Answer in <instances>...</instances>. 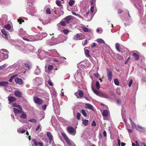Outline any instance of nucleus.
<instances>
[{"label":"nucleus","instance_id":"41","mask_svg":"<svg viewBox=\"0 0 146 146\" xmlns=\"http://www.w3.org/2000/svg\"><path fill=\"white\" fill-rule=\"evenodd\" d=\"M88 120L86 119H84L82 123L85 126H86L88 125Z\"/></svg>","mask_w":146,"mask_h":146},{"label":"nucleus","instance_id":"37","mask_svg":"<svg viewBox=\"0 0 146 146\" xmlns=\"http://www.w3.org/2000/svg\"><path fill=\"white\" fill-rule=\"evenodd\" d=\"M25 66L29 69L31 68V63L29 62H27L25 64Z\"/></svg>","mask_w":146,"mask_h":146},{"label":"nucleus","instance_id":"24","mask_svg":"<svg viewBox=\"0 0 146 146\" xmlns=\"http://www.w3.org/2000/svg\"><path fill=\"white\" fill-rule=\"evenodd\" d=\"M8 82L6 81L0 82V86H6L8 85Z\"/></svg>","mask_w":146,"mask_h":146},{"label":"nucleus","instance_id":"55","mask_svg":"<svg viewBox=\"0 0 146 146\" xmlns=\"http://www.w3.org/2000/svg\"><path fill=\"white\" fill-rule=\"evenodd\" d=\"M87 107L88 108H89L91 110H93V106L90 104H87Z\"/></svg>","mask_w":146,"mask_h":146},{"label":"nucleus","instance_id":"21","mask_svg":"<svg viewBox=\"0 0 146 146\" xmlns=\"http://www.w3.org/2000/svg\"><path fill=\"white\" fill-rule=\"evenodd\" d=\"M40 70L38 66H37L34 72L35 74V75H38L40 74Z\"/></svg>","mask_w":146,"mask_h":146},{"label":"nucleus","instance_id":"38","mask_svg":"<svg viewBox=\"0 0 146 146\" xmlns=\"http://www.w3.org/2000/svg\"><path fill=\"white\" fill-rule=\"evenodd\" d=\"M116 49L119 52H120L119 49V44L118 43H117L115 45Z\"/></svg>","mask_w":146,"mask_h":146},{"label":"nucleus","instance_id":"12","mask_svg":"<svg viewBox=\"0 0 146 146\" xmlns=\"http://www.w3.org/2000/svg\"><path fill=\"white\" fill-rule=\"evenodd\" d=\"M52 102L53 107L54 110L56 108L57 106L59 104L58 99L57 98H52Z\"/></svg>","mask_w":146,"mask_h":146},{"label":"nucleus","instance_id":"63","mask_svg":"<svg viewBox=\"0 0 146 146\" xmlns=\"http://www.w3.org/2000/svg\"><path fill=\"white\" fill-rule=\"evenodd\" d=\"M56 3L57 4V5L58 6H60L61 5L60 1H56Z\"/></svg>","mask_w":146,"mask_h":146},{"label":"nucleus","instance_id":"36","mask_svg":"<svg viewBox=\"0 0 146 146\" xmlns=\"http://www.w3.org/2000/svg\"><path fill=\"white\" fill-rule=\"evenodd\" d=\"M1 32L2 33L5 35V38L7 39V35L5 30L4 29H2L1 30Z\"/></svg>","mask_w":146,"mask_h":146},{"label":"nucleus","instance_id":"25","mask_svg":"<svg viewBox=\"0 0 146 146\" xmlns=\"http://www.w3.org/2000/svg\"><path fill=\"white\" fill-rule=\"evenodd\" d=\"M100 97L105 98H110L108 95L105 92L101 93Z\"/></svg>","mask_w":146,"mask_h":146},{"label":"nucleus","instance_id":"7","mask_svg":"<svg viewBox=\"0 0 146 146\" xmlns=\"http://www.w3.org/2000/svg\"><path fill=\"white\" fill-rule=\"evenodd\" d=\"M80 66L82 68L86 69L88 68L89 66L88 61L87 60H84L80 62Z\"/></svg>","mask_w":146,"mask_h":146},{"label":"nucleus","instance_id":"17","mask_svg":"<svg viewBox=\"0 0 146 146\" xmlns=\"http://www.w3.org/2000/svg\"><path fill=\"white\" fill-rule=\"evenodd\" d=\"M8 100L9 102V104H11L13 102L15 101L16 99L15 98L11 96H9L8 97Z\"/></svg>","mask_w":146,"mask_h":146},{"label":"nucleus","instance_id":"6","mask_svg":"<svg viewBox=\"0 0 146 146\" xmlns=\"http://www.w3.org/2000/svg\"><path fill=\"white\" fill-rule=\"evenodd\" d=\"M67 39V36L66 35H60L57 38L58 42L56 44L64 42Z\"/></svg>","mask_w":146,"mask_h":146},{"label":"nucleus","instance_id":"35","mask_svg":"<svg viewBox=\"0 0 146 146\" xmlns=\"http://www.w3.org/2000/svg\"><path fill=\"white\" fill-rule=\"evenodd\" d=\"M14 112L15 115H16L17 113H20L21 112V111L15 108H14Z\"/></svg>","mask_w":146,"mask_h":146},{"label":"nucleus","instance_id":"27","mask_svg":"<svg viewBox=\"0 0 146 146\" xmlns=\"http://www.w3.org/2000/svg\"><path fill=\"white\" fill-rule=\"evenodd\" d=\"M85 54L86 56L87 57H90V55L89 54L90 51L87 49L84 48Z\"/></svg>","mask_w":146,"mask_h":146},{"label":"nucleus","instance_id":"40","mask_svg":"<svg viewBox=\"0 0 146 146\" xmlns=\"http://www.w3.org/2000/svg\"><path fill=\"white\" fill-rule=\"evenodd\" d=\"M125 115V110L122 108L121 109V115L123 118H124V117Z\"/></svg>","mask_w":146,"mask_h":146},{"label":"nucleus","instance_id":"58","mask_svg":"<svg viewBox=\"0 0 146 146\" xmlns=\"http://www.w3.org/2000/svg\"><path fill=\"white\" fill-rule=\"evenodd\" d=\"M91 6L90 12L92 13L94 12V9L95 6L92 5Z\"/></svg>","mask_w":146,"mask_h":146},{"label":"nucleus","instance_id":"28","mask_svg":"<svg viewBox=\"0 0 146 146\" xmlns=\"http://www.w3.org/2000/svg\"><path fill=\"white\" fill-rule=\"evenodd\" d=\"M82 29L85 32H88L89 33H92V32H91V30L86 27H82Z\"/></svg>","mask_w":146,"mask_h":146},{"label":"nucleus","instance_id":"47","mask_svg":"<svg viewBox=\"0 0 146 146\" xmlns=\"http://www.w3.org/2000/svg\"><path fill=\"white\" fill-rule=\"evenodd\" d=\"M96 32L99 33H101L102 32V29L101 28H98L96 30Z\"/></svg>","mask_w":146,"mask_h":146},{"label":"nucleus","instance_id":"3","mask_svg":"<svg viewBox=\"0 0 146 146\" xmlns=\"http://www.w3.org/2000/svg\"><path fill=\"white\" fill-rule=\"evenodd\" d=\"M28 5L29 7L27 9V12L29 14L31 15H34V13L35 12L34 7L33 5V2H28Z\"/></svg>","mask_w":146,"mask_h":146},{"label":"nucleus","instance_id":"53","mask_svg":"<svg viewBox=\"0 0 146 146\" xmlns=\"http://www.w3.org/2000/svg\"><path fill=\"white\" fill-rule=\"evenodd\" d=\"M32 141H33V143L35 144L36 146H37L38 145V143L36 142V139H33Z\"/></svg>","mask_w":146,"mask_h":146},{"label":"nucleus","instance_id":"44","mask_svg":"<svg viewBox=\"0 0 146 146\" xmlns=\"http://www.w3.org/2000/svg\"><path fill=\"white\" fill-rule=\"evenodd\" d=\"M114 84L117 86H119V82L118 80L117 79H115L114 80Z\"/></svg>","mask_w":146,"mask_h":146},{"label":"nucleus","instance_id":"11","mask_svg":"<svg viewBox=\"0 0 146 146\" xmlns=\"http://www.w3.org/2000/svg\"><path fill=\"white\" fill-rule=\"evenodd\" d=\"M64 59H66L64 57H61L58 58H54L53 59V60L54 61L57 62L58 64H61L62 62H64V61H62V60H64Z\"/></svg>","mask_w":146,"mask_h":146},{"label":"nucleus","instance_id":"43","mask_svg":"<svg viewBox=\"0 0 146 146\" xmlns=\"http://www.w3.org/2000/svg\"><path fill=\"white\" fill-rule=\"evenodd\" d=\"M96 86L98 89H99L100 88V83L98 81H96Z\"/></svg>","mask_w":146,"mask_h":146},{"label":"nucleus","instance_id":"13","mask_svg":"<svg viewBox=\"0 0 146 146\" xmlns=\"http://www.w3.org/2000/svg\"><path fill=\"white\" fill-rule=\"evenodd\" d=\"M27 48H28V51L25 52V53H28L29 52H33L35 50V48L33 46L30 44H28L27 46Z\"/></svg>","mask_w":146,"mask_h":146},{"label":"nucleus","instance_id":"9","mask_svg":"<svg viewBox=\"0 0 146 146\" xmlns=\"http://www.w3.org/2000/svg\"><path fill=\"white\" fill-rule=\"evenodd\" d=\"M67 130L69 133L71 135H74L76 133V131L75 130L74 128L72 127H68Z\"/></svg>","mask_w":146,"mask_h":146},{"label":"nucleus","instance_id":"46","mask_svg":"<svg viewBox=\"0 0 146 146\" xmlns=\"http://www.w3.org/2000/svg\"><path fill=\"white\" fill-rule=\"evenodd\" d=\"M74 3V1L73 0H70L69 2V4L70 6L72 7Z\"/></svg>","mask_w":146,"mask_h":146},{"label":"nucleus","instance_id":"8","mask_svg":"<svg viewBox=\"0 0 146 146\" xmlns=\"http://www.w3.org/2000/svg\"><path fill=\"white\" fill-rule=\"evenodd\" d=\"M33 100L35 104L39 105L41 104L43 102V101L42 100L37 96H35L34 97Z\"/></svg>","mask_w":146,"mask_h":146},{"label":"nucleus","instance_id":"62","mask_svg":"<svg viewBox=\"0 0 146 146\" xmlns=\"http://www.w3.org/2000/svg\"><path fill=\"white\" fill-rule=\"evenodd\" d=\"M46 12L47 14H50L51 13L50 9L49 8H47L46 10Z\"/></svg>","mask_w":146,"mask_h":146},{"label":"nucleus","instance_id":"56","mask_svg":"<svg viewBox=\"0 0 146 146\" xmlns=\"http://www.w3.org/2000/svg\"><path fill=\"white\" fill-rule=\"evenodd\" d=\"M17 21L20 24H21L22 22H24V21L22 20L20 18H19L17 19Z\"/></svg>","mask_w":146,"mask_h":146},{"label":"nucleus","instance_id":"30","mask_svg":"<svg viewBox=\"0 0 146 146\" xmlns=\"http://www.w3.org/2000/svg\"><path fill=\"white\" fill-rule=\"evenodd\" d=\"M92 90L94 93L97 96H100L101 93L99 92L97 90H95L92 87Z\"/></svg>","mask_w":146,"mask_h":146},{"label":"nucleus","instance_id":"15","mask_svg":"<svg viewBox=\"0 0 146 146\" xmlns=\"http://www.w3.org/2000/svg\"><path fill=\"white\" fill-rule=\"evenodd\" d=\"M48 51L50 52L51 54H53L56 56L58 57L59 55V53L56 49H51L49 50Z\"/></svg>","mask_w":146,"mask_h":146},{"label":"nucleus","instance_id":"32","mask_svg":"<svg viewBox=\"0 0 146 146\" xmlns=\"http://www.w3.org/2000/svg\"><path fill=\"white\" fill-rule=\"evenodd\" d=\"M14 93L15 96L19 98L21 96V93L19 91H15V92Z\"/></svg>","mask_w":146,"mask_h":146},{"label":"nucleus","instance_id":"60","mask_svg":"<svg viewBox=\"0 0 146 146\" xmlns=\"http://www.w3.org/2000/svg\"><path fill=\"white\" fill-rule=\"evenodd\" d=\"M40 127H41V126L40 125H38L36 128V131H40L41 129V128H40Z\"/></svg>","mask_w":146,"mask_h":146},{"label":"nucleus","instance_id":"16","mask_svg":"<svg viewBox=\"0 0 146 146\" xmlns=\"http://www.w3.org/2000/svg\"><path fill=\"white\" fill-rule=\"evenodd\" d=\"M15 82L19 85H21L23 84V81L22 79L19 78H16L15 79Z\"/></svg>","mask_w":146,"mask_h":146},{"label":"nucleus","instance_id":"10","mask_svg":"<svg viewBox=\"0 0 146 146\" xmlns=\"http://www.w3.org/2000/svg\"><path fill=\"white\" fill-rule=\"evenodd\" d=\"M47 35V34L46 32L42 33L41 34H40V35H39L38 36H39L38 38H35L34 37V38L36 40L35 41L42 40L43 38L46 37Z\"/></svg>","mask_w":146,"mask_h":146},{"label":"nucleus","instance_id":"54","mask_svg":"<svg viewBox=\"0 0 146 146\" xmlns=\"http://www.w3.org/2000/svg\"><path fill=\"white\" fill-rule=\"evenodd\" d=\"M29 121L31 122L36 123V120L35 119H32L29 120Z\"/></svg>","mask_w":146,"mask_h":146},{"label":"nucleus","instance_id":"29","mask_svg":"<svg viewBox=\"0 0 146 146\" xmlns=\"http://www.w3.org/2000/svg\"><path fill=\"white\" fill-rule=\"evenodd\" d=\"M102 115L104 117V119H105L104 117H107L108 115V112L107 110H104L102 113Z\"/></svg>","mask_w":146,"mask_h":146},{"label":"nucleus","instance_id":"45","mask_svg":"<svg viewBox=\"0 0 146 146\" xmlns=\"http://www.w3.org/2000/svg\"><path fill=\"white\" fill-rule=\"evenodd\" d=\"M61 134L62 136L64 138L65 140L68 138L66 134L62 132L61 133Z\"/></svg>","mask_w":146,"mask_h":146},{"label":"nucleus","instance_id":"1","mask_svg":"<svg viewBox=\"0 0 146 146\" xmlns=\"http://www.w3.org/2000/svg\"><path fill=\"white\" fill-rule=\"evenodd\" d=\"M27 34H26V32L24 31L23 29L20 28L19 31V35L24 40L28 41H33L36 40L34 37L33 36H30L28 38L25 37Z\"/></svg>","mask_w":146,"mask_h":146},{"label":"nucleus","instance_id":"61","mask_svg":"<svg viewBox=\"0 0 146 146\" xmlns=\"http://www.w3.org/2000/svg\"><path fill=\"white\" fill-rule=\"evenodd\" d=\"M63 32L65 34H67L69 33V31L68 30L64 29L63 30Z\"/></svg>","mask_w":146,"mask_h":146},{"label":"nucleus","instance_id":"26","mask_svg":"<svg viewBox=\"0 0 146 146\" xmlns=\"http://www.w3.org/2000/svg\"><path fill=\"white\" fill-rule=\"evenodd\" d=\"M136 129L141 132H143L145 131V129L143 127L140 126L138 125L136 126Z\"/></svg>","mask_w":146,"mask_h":146},{"label":"nucleus","instance_id":"31","mask_svg":"<svg viewBox=\"0 0 146 146\" xmlns=\"http://www.w3.org/2000/svg\"><path fill=\"white\" fill-rule=\"evenodd\" d=\"M51 94L52 96V98H55L56 97L57 93L55 91H53L51 92Z\"/></svg>","mask_w":146,"mask_h":146},{"label":"nucleus","instance_id":"23","mask_svg":"<svg viewBox=\"0 0 146 146\" xmlns=\"http://www.w3.org/2000/svg\"><path fill=\"white\" fill-rule=\"evenodd\" d=\"M68 145H71L74 144V146H76L74 143L71 140H70L69 138L65 140Z\"/></svg>","mask_w":146,"mask_h":146},{"label":"nucleus","instance_id":"64","mask_svg":"<svg viewBox=\"0 0 146 146\" xmlns=\"http://www.w3.org/2000/svg\"><path fill=\"white\" fill-rule=\"evenodd\" d=\"M133 82V80L132 79H131L129 82V84H128V86L129 87H130L131 86V84H132Z\"/></svg>","mask_w":146,"mask_h":146},{"label":"nucleus","instance_id":"5","mask_svg":"<svg viewBox=\"0 0 146 146\" xmlns=\"http://www.w3.org/2000/svg\"><path fill=\"white\" fill-rule=\"evenodd\" d=\"M85 35L82 33L76 34L73 37V39L75 40H82L85 38Z\"/></svg>","mask_w":146,"mask_h":146},{"label":"nucleus","instance_id":"2","mask_svg":"<svg viewBox=\"0 0 146 146\" xmlns=\"http://www.w3.org/2000/svg\"><path fill=\"white\" fill-rule=\"evenodd\" d=\"M8 51L5 49H2L0 50V60L1 61L8 58Z\"/></svg>","mask_w":146,"mask_h":146},{"label":"nucleus","instance_id":"39","mask_svg":"<svg viewBox=\"0 0 146 146\" xmlns=\"http://www.w3.org/2000/svg\"><path fill=\"white\" fill-rule=\"evenodd\" d=\"M97 41L99 43H103L104 44H105V41L102 39L101 38L98 39L97 40Z\"/></svg>","mask_w":146,"mask_h":146},{"label":"nucleus","instance_id":"42","mask_svg":"<svg viewBox=\"0 0 146 146\" xmlns=\"http://www.w3.org/2000/svg\"><path fill=\"white\" fill-rule=\"evenodd\" d=\"M17 76V74H15L12 76L9 80V81L10 82H12L13 80Z\"/></svg>","mask_w":146,"mask_h":146},{"label":"nucleus","instance_id":"48","mask_svg":"<svg viewBox=\"0 0 146 146\" xmlns=\"http://www.w3.org/2000/svg\"><path fill=\"white\" fill-rule=\"evenodd\" d=\"M20 117L21 118L25 119L27 117V115L25 113H23L20 116Z\"/></svg>","mask_w":146,"mask_h":146},{"label":"nucleus","instance_id":"59","mask_svg":"<svg viewBox=\"0 0 146 146\" xmlns=\"http://www.w3.org/2000/svg\"><path fill=\"white\" fill-rule=\"evenodd\" d=\"M53 66L52 65H50L48 66V70H51L53 68Z\"/></svg>","mask_w":146,"mask_h":146},{"label":"nucleus","instance_id":"19","mask_svg":"<svg viewBox=\"0 0 146 146\" xmlns=\"http://www.w3.org/2000/svg\"><path fill=\"white\" fill-rule=\"evenodd\" d=\"M47 134L50 140L49 143H51L52 141L53 140V136L51 133L49 132H48Z\"/></svg>","mask_w":146,"mask_h":146},{"label":"nucleus","instance_id":"57","mask_svg":"<svg viewBox=\"0 0 146 146\" xmlns=\"http://www.w3.org/2000/svg\"><path fill=\"white\" fill-rule=\"evenodd\" d=\"M89 13V11H88L85 14H84L82 12V15L85 17H86Z\"/></svg>","mask_w":146,"mask_h":146},{"label":"nucleus","instance_id":"34","mask_svg":"<svg viewBox=\"0 0 146 146\" xmlns=\"http://www.w3.org/2000/svg\"><path fill=\"white\" fill-rule=\"evenodd\" d=\"M133 55L136 60H138L139 59V56L136 53H133Z\"/></svg>","mask_w":146,"mask_h":146},{"label":"nucleus","instance_id":"50","mask_svg":"<svg viewBox=\"0 0 146 146\" xmlns=\"http://www.w3.org/2000/svg\"><path fill=\"white\" fill-rule=\"evenodd\" d=\"M82 113L84 117L87 116V114L85 110H82Z\"/></svg>","mask_w":146,"mask_h":146},{"label":"nucleus","instance_id":"18","mask_svg":"<svg viewBox=\"0 0 146 146\" xmlns=\"http://www.w3.org/2000/svg\"><path fill=\"white\" fill-rule=\"evenodd\" d=\"M107 76L108 77V80L110 81H111L112 77V73L111 71L108 70L107 71Z\"/></svg>","mask_w":146,"mask_h":146},{"label":"nucleus","instance_id":"14","mask_svg":"<svg viewBox=\"0 0 146 146\" xmlns=\"http://www.w3.org/2000/svg\"><path fill=\"white\" fill-rule=\"evenodd\" d=\"M75 95L78 98H81L83 95V92L81 90H79L78 92L75 93Z\"/></svg>","mask_w":146,"mask_h":146},{"label":"nucleus","instance_id":"52","mask_svg":"<svg viewBox=\"0 0 146 146\" xmlns=\"http://www.w3.org/2000/svg\"><path fill=\"white\" fill-rule=\"evenodd\" d=\"M81 115L78 112L77 113V115H76V118L78 120H79L80 119V116Z\"/></svg>","mask_w":146,"mask_h":146},{"label":"nucleus","instance_id":"20","mask_svg":"<svg viewBox=\"0 0 146 146\" xmlns=\"http://www.w3.org/2000/svg\"><path fill=\"white\" fill-rule=\"evenodd\" d=\"M5 28L7 30H8L10 32H11L13 31V29L11 28L10 25L7 24L5 26Z\"/></svg>","mask_w":146,"mask_h":146},{"label":"nucleus","instance_id":"49","mask_svg":"<svg viewBox=\"0 0 146 146\" xmlns=\"http://www.w3.org/2000/svg\"><path fill=\"white\" fill-rule=\"evenodd\" d=\"M90 2L91 3V6H95L96 0H91Z\"/></svg>","mask_w":146,"mask_h":146},{"label":"nucleus","instance_id":"33","mask_svg":"<svg viewBox=\"0 0 146 146\" xmlns=\"http://www.w3.org/2000/svg\"><path fill=\"white\" fill-rule=\"evenodd\" d=\"M39 20L41 21H42V24L44 25L47 24L50 22L48 20L42 21V20L40 19H39Z\"/></svg>","mask_w":146,"mask_h":146},{"label":"nucleus","instance_id":"22","mask_svg":"<svg viewBox=\"0 0 146 146\" xmlns=\"http://www.w3.org/2000/svg\"><path fill=\"white\" fill-rule=\"evenodd\" d=\"M72 16L69 15L66 17L64 19V20L65 21L66 23H68L70 20L72 19Z\"/></svg>","mask_w":146,"mask_h":146},{"label":"nucleus","instance_id":"4","mask_svg":"<svg viewBox=\"0 0 146 146\" xmlns=\"http://www.w3.org/2000/svg\"><path fill=\"white\" fill-rule=\"evenodd\" d=\"M38 57L42 60L46 56V55H49V53L42 50H39L38 51Z\"/></svg>","mask_w":146,"mask_h":146},{"label":"nucleus","instance_id":"51","mask_svg":"<svg viewBox=\"0 0 146 146\" xmlns=\"http://www.w3.org/2000/svg\"><path fill=\"white\" fill-rule=\"evenodd\" d=\"M66 22L64 21H61L60 22V24L61 25H62V26H65L66 25Z\"/></svg>","mask_w":146,"mask_h":146}]
</instances>
